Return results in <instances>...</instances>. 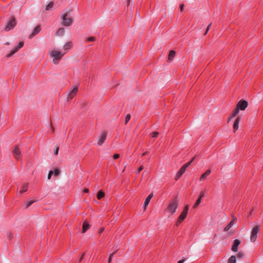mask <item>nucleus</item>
Listing matches in <instances>:
<instances>
[{
	"label": "nucleus",
	"mask_w": 263,
	"mask_h": 263,
	"mask_svg": "<svg viewBox=\"0 0 263 263\" xmlns=\"http://www.w3.org/2000/svg\"><path fill=\"white\" fill-rule=\"evenodd\" d=\"M239 112L238 109H234L232 113L231 118H234Z\"/></svg>",
	"instance_id": "obj_26"
},
{
	"label": "nucleus",
	"mask_w": 263,
	"mask_h": 263,
	"mask_svg": "<svg viewBox=\"0 0 263 263\" xmlns=\"http://www.w3.org/2000/svg\"><path fill=\"white\" fill-rule=\"evenodd\" d=\"M130 1V0H128L127 1V5H129Z\"/></svg>",
	"instance_id": "obj_50"
},
{
	"label": "nucleus",
	"mask_w": 263,
	"mask_h": 263,
	"mask_svg": "<svg viewBox=\"0 0 263 263\" xmlns=\"http://www.w3.org/2000/svg\"><path fill=\"white\" fill-rule=\"evenodd\" d=\"M53 174V172L52 171H50L49 172V173H48V175L47 176V178L48 180H50L51 179V176Z\"/></svg>",
	"instance_id": "obj_34"
},
{
	"label": "nucleus",
	"mask_w": 263,
	"mask_h": 263,
	"mask_svg": "<svg viewBox=\"0 0 263 263\" xmlns=\"http://www.w3.org/2000/svg\"><path fill=\"white\" fill-rule=\"evenodd\" d=\"M104 231V228H101L99 230V233H101Z\"/></svg>",
	"instance_id": "obj_44"
},
{
	"label": "nucleus",
	"mask_w": 263,
	"mask_h": 263,
	"mask_svg": "<svg viewBox=\"0 0 263 263\" xmlns=\"http://www.w3.org/2000/svg\"><path fill=\"white\" fill-rule=\"evenodd\" d=\"M236 257L238 259H241L243 257V254L242 252H239Z\"/></svg>",
	"instance_id": "obj_29"
},
{
	"label": "nucleus",
	"mask_w": 263,
	"mask_h": 263,
	"mask_svg": "<svg viewBox=\"0 0 263 263\" xmlns=\"http://www.w3.org/2000/svg\"><path fill=\"white\" fill-rule=\"evenodd\" d=\"M211 173V171L210 170H207L204 173H203L200 177L199 181H202L205 179Z\"/></svg>",
	"instance_id": "obj_20"
},
{
	"label": "nucleus",
	"mask_w": 263,
	"mask_h": 263,
	"mask_svg": "<svg viewBox=\"0 0 263 263\" xmlns=\"http://www.w3.org/2000/svg\"><path fill=\"white\" fill-rule=\"evenodd\" d=\"M65 32V29L63 28H60L57 32L58 36H63Z\"/></svg>",
	"instance_id": "obj_22"
},
{
	"label": "nucleus",
	"mask_w": 263,
	"mask_h": 263,
	"mask_svg": "<svg viewBox=\"0 0 263 263\" xmlns=\"http://www.w3.org/2000/svg\"><path fill=\"white\" fill-rule=\"evenodd\" d=\"M50 126H51V129H52V132H54V127L52 126V125H51V124L50 125Z\"/></svg>",
	"instance_id": "obj_48"
},
{
	"label": "nucleus",
	"mask_w": 263,
	"mask_h": 263,
	"mask_svg": "<svg viewBox=\"0 0 263 263\" xmlns=\"http://www.w3.org/2000/svg\"><path fill=\"white\" fill-rule=\"evenodd\" d=\"M107 137V133L104 132L100 136L98 141V144L99 146H101L103 142H104L105 140L106 139Z\"/></svg>",
	"instance_id": "obj_13"
},
{
	"label": "nucleus",
	"mask_w": 263,
	"mask_h": 263,
	"mask_svg": "<svg viewBox=\"0 0 263 263\" xmlns=\"http://www.w3.org/2000/svg\"><path fill=\"white\" fill-rule=\"evenodd\" d=\"M205 195V193H204V191H202L200 192V195H199V198L201 199Z\"/></svg>",
	"instance_id": "obj_37"
},
{
	"label": "nucleus",
	"mask_w": 263,
	"mask_h": 263,
	"mask_svg": "<svg viewBox=\"0 0 263 263\" xmlns=\"http://www.w3.org/2000/svg\"><path fill=\"white\" fill-rule=\"evenodd\" d=\"M73 46V43L71 41L67 42L63 46V49L65 51L64 52H67L70 50Z\"/></svg>",
	"instance_id": "obj_15"
},
{
	"label": "nucleus",
	"mask_w": 263,
	"mask_h": 263,
	"mask_svg": "<svg viewBox=\"0 0 263 263\" xmlns=\"http://www.w3.org/2000/svg\"><path fill=\"white\" fill-rule=\"evenodd\" d=\"M236 256L232 255L228 259V263H236Z\"/></svg>",
	"instance_id": "obj_23"
},
{
	"label": "nucleus",
	"mask_w": 263,
	"mask_h": 263,
	"mask_svg": "<svg viewBox=\"0 0 263 263\" xmlns=\"http://www.w3.org/2000/svg\"><path fill=\"white\" fill-rule=\"evenodd\" d=\"M158 134H159L158 132H153L152 134L153 137H157L158 136Z\"/></svg>",
	"instance_id": "obj_38"
},
{
	"label": "nucleus",
	"mask_w": 263,
	"mask_h": 263,
	"mask_svg": "<svg viewBox=\"0 0 263 263\" xmlns=\"http://www.w3.org/2000/svg\"><path fill=\"white\" fill-rule=\"evenodd\" d=\"M236 220V218L233 217L231 222L224 228L223 231L227 232L234 224L235 221Z\"/></svg>",
	"instance_id": "obj_16"
},
{
	"label": "nucleus",
	"mask_w": 263,
	"mask_h": 263,
	"mask_svg": "<svg viewBox=\"0 0 263 263\" xmlns=\"http://www.w3.org/2000/svg\"><path fill=\"white\" fill-rule=\"evenodd\" d=\"M124 170H125V168H124V169L123 170L122 172H123L124 171Z\"/></svg>",
	"instance_id": "obj_52"
},
{
	"label": "nucleus",
	"mask_w": 263,
	"mask_h": 263,
	"mask_svg": "<svg viewBox=\"0 0 263 263\" xmlns=\"http://www.w3.org/2000/svg\"><path fill=\"white\" fill-rule=\"evenodd\" d=\"M259 230H260V227L258 225L255 226L253 228V229L251 231V236H250V241L251 242H254L256 241V239L257 237V234L259 232Z\"/></svg>",
	"instance_id": "obj_6"
},
{
	"label": "nucleus",
	"mask_w": 263,
	"mask_h": 263,
	"mask_svg": "<svg viewBox=\"0 0 263 263\" xmlns=\"http://www.w3.org/2000/svg\"><path fill=\"white\" fill-rule=\"evenodd\" d=\"M105 195V193L101 190L99 191L97 194V198L100 199L102 198Z\"/></svg>",
	"instance_id": "obj_24"
},
{
	"label": "nucleus",
	"mask_w": 263,
	"mask_h": 263,
	"mask_svg": "<svg viewBox=\"0 0 263 263\" xmlns=\"http://www.w3.org/2000/svg\"><path fill=\"white\" fill-rule=\"evenodd\" d=\"M211 25H212V23L210 24L208 26V27H207V28H206V31H205V33H204V35H206V33H208V32L209 31V29H210V27H211Z\"/></svg>",
	"instance_id": "obj_36"
},
{
	"label": "nucleus",
	"mask_w": 263,
	"mask_h": 263,
	"mask_svg": "<svg viewBox=\"0 0 263 263\" xmlns=\"http://www.w3.org/2000/svg\"><path fill=\"white\" fill-rule=\"evenodd\" d=\"M84 254H83L82 255L81 257V258H80L79 261H81L83 259V256H84Z\"/></svg>",
	"instance_id": "obj_46"
},
{
	"label": "nucleus",
	"mask_w": 263,
	"mask_h": 263,
	"mask_svg": "<svg viewBox=\"0 0 263 263\" xmlns=\"http://www.w3.org/2000/svg\"><path fill=\"white\" fill-rule=\"evenodd\" d=\"M96 39L93 36H90L85 39V42L87 43L89 42H94Z\"/></svg>",
	"instance_id": "obj_27"
},
{
	"label": "nucleus",
	"mask_w": 263,
	"mask_h": 263,
	"mask_svg": "<svg viewBox=\"0 0 263 263\" xmlns=\"http://www.w3.org/2000/svg\"><path fill=\"white\" fill-rule=\"evenodd\" d=\"M201 199L200 198H198V199L196 200V202L194 203V205H193V208H197L199 204H200V202H201Z\"/></svg>",
	"instance_id": "obj_28"
},
{
	"label": "nucleus",
	"mask_w": 263,
	"mask_h": 263,
	"mask_svg": "<svg viewBox=\"0 0 263 263\" xmlns=\"http://www.w3.org/2000/svg\"><path fill=\"white\" fill-rule=\"evenodd\" d=\"M24 45V43L22 42H21L19 43L18 45L14 47L11 51L7 55V58L11 57L12 55H13L15 53H16L18 49H20L21 47H22Z\"/></svg>",
	"instance_id": "obj_10"
},
{
	"label": "nucleus",
	"mask_w": 263,
	"mask_h": 263,
	"mask_svg": "<svg viewBox=\"0 0 263 263\" xmlns=\"http://www.w3.org/2000/svg\"><path fill=\"white\" fill-rule=\"evenodd\" d=\"M248 106V102L245 100H240L237 104V109H238V110H245Z\"/></svg>",
	"instance_id": "obj_9"
},
{
	"label": "nucleus",
	"mask_w": 263,
	"mask_h": 263,
	"mask_svg": "<svg viewBox=\"0 0 263 263\" xmlns=\"http://www.w3.org/2000/svg\"><path fill=\"white\" fill-rule=\"evenodd\" d=\"M115 253H116V251L110 254V255L109 256V258H108V263H110L111 260V258L114 256V255L115 254Z\"/></svg>",
	"instance_id": "obj_33"
},
{
	"label": "nucleus",
	"mask_w": 263,
	"mask_h": 263,
	"mask_svg": "<svg viewBox=\"0 0 263 263\" xmlns=\"http://www.w3.org/2000/svg\"><path fill=\"white\" fill-rule=\"evenodd\" d=\"M6 45H9V42H7V43H6Z\"/></svg>",
	"instance_id": "obj_51"
},
{
	"label": "nucleus",
	"mask_w": 263,
	"mask_h": 263,
	"mask_svg": "<svg viewBox=\"0 0 263 263\" xmlns=\"http://www.w3.org/2000/svg\"><path fill=\"white\" fill-rule=\"evenodd\" d=\"M59 152V147H57L54 150V153L55 155H57L58 154Z\"/></svg>",
	"instance_id": "obj_40"
},
{
	"label": "nucleus",
	"mask_w": 263,
	"mask_h": 263,
	"mask_svg": "<svg viewBox=\"0 0 263 263\" xmlns=\"http://www.w3.org/2000/svg\"><path fill=\"white\" fill-rule=\"evenodd\" d=\"M89 192V190L88 189H84V190H83V192L84 193H88Z\"/></svg>",
	"instance_id": "obj_45"
},
{
	"label": "nucleus",
	"mask_w": 263,
	"mask_h": 263,
	"mask_svg": "<svg viewBox=\"0 0 263 263\" xmlns=\"http://www.w3.org/2000/svg\"><path fill=\"white\" fill-rule=\"evenodd\" d=\"M130 119V114L126 115V116L125 117V124L127 123V122L129 121Z\"/></svg>",
	"instance_id": "obj_30"
},
{
	"label": "nucleus",
	"mask_w": 263,
	"mask_h": 263,
	"mask_svg": "<svg viewBox=\"0 0 263 263\" xmlns=\"http://www.w3.org/2000/svg\"><path fill=\"white\" fill-rule=\"evenodd\" d=\"M119 157H120V155L118 154H116L114 155V156H113V158L115 159H117L119 158Z\"/></svg>",
	"instance_id": "obj_39"
},
{
	"label": "nucleus",
	"mask_w": 263,
	"mask_h": 263,
	"mask_svg": "<svg viewBox=\"0 0 263 263\" xmlns=\"http://www.w3.org/2000/svg\"><path fill=\"white\" fill-rule=\"evenodd\" d=\"M53 6V2H50L48 5L46 6V9L49 10V9L51 8Z\"/></svg>",
	"instance_id": "obj_32"
},
{
	"label": "nucleus",
	"mask_w": 263,
	"mask_h": 263,
	"mask_svg": "<svg viewBox=\"0 0 263 263\" xmlns=\"http://www.w3.org/2000/svg\"><path fill=\"white\" fill-rule=\"evenodd\" d=\"M65 54V52L57 50H51L50 52V55L53 59L52 62L54 64H58Z\"/></svg>",
	"instance_id": "obj_2"
},
{
	"label": "nucleus",
	"mask_w": 263,
	"mask_h": 263,
	"mask_svg": "<svg viewBox=\"0 0 263 263\" xmlns=\"http://www.w3.org/2000/svg\"><path fill=\"white\" fill-rule=\"evenodd\" d=\"M194 158L192 159L189 162L184 164L178 171V172L177 173L175 179L176 180H178L180 177L183 175V174L185 172L186 168L189 167V166L191 164L192 161H193Z\"/></svg>",
	"instance_id": "obj_4"
},
{
	"label": "nucleus",
	"mask_w": 263,
	"mask_h": 263,
	"mask_svg": "<svg viewBox=\"0 0 263 263\" xmlns=\"http://www.w3.org/2000/svg\"><path fill=\"white\" fill-rule=\"evenodd\" d=\"M186 260V259H182V260H180L178 261L177 263H183L184 262V261Z\"/></svg>",
	"instance_id": "obj_43"
},
{
	"label": "nucleus",
	"mask_w": 263,
	"mask_h": 263,
	"mask_svg": "<svg viewBox=\"0 0 263 263\" xmlns=\"http://www.w3.org/2000/svg\"><path fill=\"white\" fill-rule=\"evenodd\" d=\"M60 173V171L58 169H55L53 172L54 176H58Z\"/></svg>",
	"instance_id": "obj_35"
},
{
	"label": "nucleus",
	"mask_w": 263,
	"mask_h": 263,
	"mask_svg": "<svg viewBox=\"0 0 263 263\" xmlns=\"http://www.w3.org/2000/svg\"><path fill=\"white\" fill-rule=\"evenodd\" d=\"M176 52L174 50H172L170 51L169 54L168 55L167 62H171L174 57H175Z\"/></svg>",
	"instance_id": "obj_19"
},
{
	"label": "nucleus",
	"mask_w": 263,
	"mask_h": 263,
	"mask_svg": "<svg viewBox=\"0 0 263 263\" xmlns=\"http://www.w3.org/2000/svg\"><path fill=\"white\" fill-rule=\"evenodd\" d=\"M90 227V225L88 223L87 221H84L82 226V233H84Z\"/></svg>",
	"instance_id": "obj_21"
},
{
	"label": "nucleus",
	"mask_w": 263,
	"mask_h": 263,
	"mask_svg": "<svg viewBox=\"0 0 263 263\" xmlns=\"http://www.w3.org/2000/svg\"><path fill=\"white\" fill-rule=\"evenodd\" d=\"M12 154L14 157L17 160H20L22 159V155L20 149L18 145H16L14 147L12 151Z\"/></svg>",
	"instance_id": "obj_7"
},
{
	"label": "nucleus",
	"mask_w": 263,
	"mask_h": 263,
	"mask_svg": "<svg viewBox=\"0 0 263 263\" xmlns=\"http://www.w3.org/2000/svg\"><path fill=\"white\" fill-rule=\"evenodd\" d=\"M188 211H189V206L187 205L186 206H185L184 207L183 211L182 212V213H181V214L180 215V216H179V217L178 218V220L177 221V225L181 223L185 219V218H186V217L187 216Z\"/></svg>",
	"instance_id": "obj_5"
},
{
	"label": "nucleus",
	"mask_w": 263,
	"mask_h": 263,
	"mask_svg": "<svg viewBox=\"0 0 263 263\" xmlns=\"http://www.w3.org/2000/svg\"><path fill=\"white\" fill-rule=\"evenodd\" d=\"M28 188V183H24L22 186V190L20 191V193L23 194V193L27 191Z\"/></svg>",
	"instance_id": "obj_25"
},
{
	"label": "nucleus",
	"mask_w": 263,
	"mask_h": 263,
	"mask_svg": "<svg viewBox=\"0 0 263 263\" xmlns=\"http://www.w3.org/2000/svg\"><path fill=\"white\" fill-rule=\"evenodd\" d=\"M232 119V118H231V117H230V118H229L228 119L227 122H229L231 121V120Z\"/></svg>",
	"instance_id": "obj_49"
},
{
	"label": "nucleus",
	"mask_w": 263,
	"mask_h": 263,
	"mask_svg": "<svg viewBox=\"0 0 263 263\" xmlns=\"http://www.w3.org/2000/svg\"><path fill=\"white\" fill-rule=\"evenodd\" d=\"M62 25L70 26L73 23V18L70 15V11L63 13L61 15Z\"/></svg>",
	"instance_id": "obj_1"
},
{
	"label": "nucleus",
	"mask_w": 263,
	"mask_h": 263,
	"mask_svg": "<svg viewBox=\"0 0 263 263\" xmlns=\"http://www.w3.org/2000/svg\"><path fill=\"white\" fill-rule=\"evenodd\" d=\"M34 202V201H33V200L28 201L25 205L26 209H27L28 208H29Z\"/></svg>",
	"instance_id": "obj_31"
},
{
	"label": "nucleus",
	"mask_w": 263,
	"mask_h": 263,
	"mask_svg": "<svg viewBox=\"0 0 263 263\" xmlns=\"http://www.w3.org/2000/svg\"><path fill=\"white\" fill-rule=\"evenodd\" d=\"M153 197V193H151L146 198L145 201H144V205H143V209H144V210H146V206L148 205V204H149V202H150V200L151 199H152V198Z\"/></svg>",
	"instance_id": "obj_17"
},
{
	"label": "nucleus",
	"mask_w": 263,
	"mask_h": 263,
	"mask_svg": "<svg viewBox=\"0 0 263 263\" xmlns=\"http://www.w3.org/2000/svg\"><path fill=\"white\" fill-rule=\"evenodd\" d=\"M178 204V202L176 198H174L170 202L167 208L165 209V211L170 213L168 216L172 215L176 212Z\"/></svg>",
	"instance_id": "obj_3"
},
{
	"label": "nucleus",
	"mask_w": 263,
	"mask_h": 263,
	"mask_svg": "<svg viewBox=\"0 0 263 263\" xmlns=\"http://www.w3.org/2000/svg\"><path fill=\"white\" fill-rule=\"evenodd\" d=\"M148 154V152H145L142 154V156H145Z\"/></svg>",
	"instance_id": "obj_47"
},
{
	"label": "nucleus",
	"mask_w": 263,
	"mask_h": 263,
	"mask_svg": "<svg viewBox=\"0 0 263 263\" xmlns=\"http://www.w3.org/2000/svg\"><path fill=\"white\" fill-rule=\"evenodd\" d=\"M143 169V167L142 165H141L138 170V173H139Z\"/></svg>",
	"instance_id": "obj_41"
},
{
	"label": "nucleus",
	"mask_w": 263,
	"mask_h": 263,
	"mask_svg": "<svg viewBox=\"0 0 263 263\" xmlns=\"http://www.w3.org/2000/svg\"><path fill=\"white\" fill-rule=\"evenodd\" d=\"M241 243V241L239 239H236L233 241V245L231 248V250L233 252H237L238 250V247Z\"/></svg>",
	"instance_id": "obj_12"
},
{
	"label": "nucleus",
	"mask_w": 263,
	"mask_h": 263,
	"mask_svg": "<svg viewBox=\"0 0 263 263\" xmlns=\"http://www.w3.org/2000/svg\"><path fill=\"white\" fill-rule=\"evenodd\" d=\"M240 121V117H237V118L235 119L234 124H233L234 132H235L238 129V126H239V123Z\"/></svg>",
	"instance_id": "obj_18"
},
{
	"label": "nucleus",
	"mask_w": 263,
	"mask_h": 263,
	"mask_svg": "<svg viewBox=\"0 0 263 263\" xmlns=\"http://www.w3.org/2000/svg\"><path fill=\"white\" fill-rule=\"evenodd\" d=\"M41 30L40 25H37L29 35V38L31 39L33 36L39 33Z\"/></svg>",
	"instance_id": "obj_14"
},
{
	"label": "nucleus",
	"mask_w": 263,
	"mask_h": 263,
	"mask_svg": "<svg viewBox=\"0 0 263 263\" xmlns=\"http://www.w3.org/2000/svg\"><path fill=\"white\" fill-rule=\"evenodd\" d=\"M78 90V86H75L69 91L67 96L68 101H70L76 95Z\"/></svg>",
	"instance_id": "obj_11"
},
{
	"label": "nucleus",
	"mask_w": 263,
	"mask_h": 263,
	"mask_svg": "<svg viewBox=\"0 0 263 263\" xmlns=\"http://www.w3.org/2000/svg\"><path fill=\"white\" fill-rule=\"evenodd\" d=\"M180 10L181 11H182L183 10V9H184V5L183 4L180 5Z\"/></svg>",
	"instance_id": "obj_42"
},
{
	"label": "nucleus",
	"mask_w": 263,
	"mask_h": 263,
	"mask_svg": "<svg viewBox=\"0 0 263 263\" xmlns=\"http://www.w3.org/2000/svg\"><path fill=\"white\" fill-rule=\"evenodd\" d=\"M16 25V22L14 17H12L8 23L6 25L5 30L6 31H8L12 29Z\"/></svg>",
	"instance_id": "obj_8"
}]
</instances>
